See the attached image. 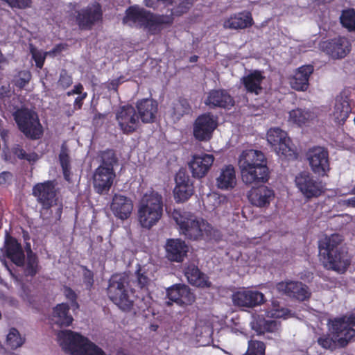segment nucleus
Here are the masks:
<instances>
[{
    "label": "nucleus",
    "instance_id": "nucleus-4",
    "mask_svg": "<svg viewBox=\"0 0 355 355\" xmlns=\"http://www.w3.org/2000/svg\"><path fill=\"white\" fill-rule=\"evenodd\" d=\"M57 338L64 352L70 355H105L101 348L78 332L61 330Z\"/></svg>",
    "mask_w": 355,
    "mask_h": 355
},
{
    "label": "nucleus",
    "instance_id": "nucleus-34",
    "mask_svg": "<svg viewBox=\"0 0 355 355\" xmlns=\"http://www.w3.org/2000/svg\"><path fill=\"white\" fill-rule=\"evenodd\" d=\"M101 10L98 4H93L81 10L77 16V21L82 28H90L101 18Z\"/></svg>",
    "mask_w": 355,
    "mask_h": 355
},
{
    "label": "nucleus",
    "instance_id": "nucleus-13",
    "mask_svg": "<svg viewBox=\"0 0 355 355\" xmlns=\"http://www.w3.org/2000/svg\"><path fill=\"white\" fill-rule=\"evenodd\" d=\"M266 319L263 315H259L254 312L252 315V320L250 322L252 329L257 332L258 335L263 334L265 332H275L277 330L278 323L276 320H272V318H288L291 312H266Z\"/></svg>",
    "mask_w": 355,
    "mask_h": 355
},
{
    "label": "nucleus",
    "instance_id": "nucleus-12",
    "mask_svg": "<svg viewBox=\"0 0 355 355\" xmlns=\"http://www.w3.org/2000/svg\"><path fill=\"white\" fill-rule=\"evenodd\" d=\"M33 195L37 198L38 202L44 209L55 207L58 216L60 215L62 206L58 202L55 186L53 182L48 181L37 184L33 190Z\"/></svg>",
    "mask_w": 355,
    "mask_h": 355
},
{
    "label": "nucleus",
    "instance_id": "nucleus-37",
    "mask_svg": "<svg viewBox=\"0 0 355 355\" xmlns=\"http://www.w3.org/2000/svg\"><path fill=\"white\" fill-rule=\"evenodd\" d=\"M265 77L260 71H252L241 79L246 90L248 92L259 94L261 89V83Z\"/></svg>",
    "mask_w": 355,
    "mask_h": 355
},
{
    "label": "nucleus",
    "instance_id": "nucleus-14",
    "mask_svg": "<svg viewBox=\"0 0 355 355\" xmlns=\"http://www.w3.org/2000/svg\"><path fill=\"white\" fill-rule=\"evenodd\" d=\"M218 125L216 118L210 114L199 116L193 126V135L200 141H207L212 137L213 132Z\"/></svg>",
    "mask_w": 355,
    "mask_h": 355
},
{
    "label": "nucleus",
    "instance_id": "nucleus-20",
    "mask_svg": "<svg viewBox=\"0 0 355 355\" xmlns=\"http://www.w3.org/2000/svg\"><path fill=\"white\" fill-rule=\"evenodd\" d=\"M277 291L283 295L299 301H304L311 297L308 286L300 282L284 281L277 284Z\"/></svg>",
    "mask_w": 355,
    "mask_h": 355
},
{
    "label": "nucleus",
    "instance_id": "nucleus-31",
    "mask_svg": "<svg viewBox=\"0 0 355 355\" xmlns=\"http://www.w3.org/2000/svg\"><path fill=\"white\" fill-rule=\"evenodd\" d=\"M193 3L192 0H146L148 7L158 8L161 5L171 6V15H180L186 12Z\"/></svg>",
    "mask_w": 355,
    "mask_h": 355
},
{
    "label": "nucleus",
    "instance_id": "nucleus-21",
    "mask_svg": "<svg viewBox=\"0 0 355 355\" xmlns=\"http://www.w3.org/2000/svg\"><path fill=\"white\" fill-rule=\"evenodd\" d=\"M215 157L211 154L200 153L194 154L189 162V168L193 178H202L210 171Z\"/></svg>",
    "mask_w": 355,
    "mask_h": 355
},
{
    "label": "nucleus",
    "instance_id": "nucleus-17",
    "mask_svg": "<svg viewBox=\"0 0 355 355\" xmlns=\"http://www.w3.org/2000/svg\"><path fill=\"white\" fill-rule=\"evenodd\" d=\"M350 95V91L349 89H345L335 98L334 108L331 113V118L336 124H343L348 119L352 112Z\"/></svg>",
    "mask_w": 355,
    "mask_h": 355
},
{
    "label": "nucleus",
    "instance_id": "nucleus-47",
    "mask_svg": "<svg viewBox=\"0 0 355 355\" xmlns=\"http://www.w3.org/2000/svg\"><path fill=\"white\" fill-rule=\"evenodd\" d=\"M37 269V262L35 254L31 250L27 252V261L25 271L27 275H33L36 273Z\"/></svg>",
    "mask_w": 355,
    "mask_h": 355
},
{
    "label": "nucleus",
    "instance_id": "nucleus-61",
    "mask_svg": "<svg viewBox=\"0 0 355 355\" xmlns=\"http://www.w3.org/2000/svg\"><path fill=\"white\" fill-rule=\"evenodd\" d=\"M272 304L273 307H274V310L273 311H284L283 309H281L280 310L278 309V308L279 306V302L277 300H272Z\"/></svg>",
    "mask_w": 355,
    "mask_h": 355
},
{
    "label": "nucleus",
    "instance_id": "nucleus-48",
    "mask_svg": "<svg viewBox=\"0 0 355 355\" xmlns=\"http://www.w3.org/2000/svg\"><path fill=\"white\" fill-rule=\"evenodd\" d=\"M318 344L324 349L334 350L336 349L337 341L329 335H323L318 338Z\"/></svg>",
    "mask_w": 355,
    "mask_h": 355
},
{
    "label": "nucleus",
    "instance_id": "nucleus-15",
    "mask_svg": "<svg viewBox=\"0 0 355 355\" xmlns=\"http://www.w3.org/2000/svg\"><path fill=\"white\" fill-rule=\"evenodd\" d=\"M297 188L306 198L319 196L323 192V187L308 172L297 174L295 179Z\"/></svg>",
    "mask_w": 355,
    "mask_h": 355
},
{
    "label": "nucleus",
    "instance_id": "nucleus-19",
    "mask_svg": "<svg viewBox=\"0 0 355 355\" xmlns=\"http://www.w3.org/2000/svg\"><path fill=\"white\" fill-rule=\"evenodd\" d=\"M116 119L124 133L135 131L140 125L139 118L132 106L121 107L116 114Z\"/></svg>",
    "mask_w": 355,
    "mask_h": 355
},
{
    "label": "nucleus",
    "instance_id": "nucleus-2",
    "mask_svg": "<svg viewBox=\"0 0 355 355\" xmlns=\"http://www.w3.org/2000/svg\"><path fill=\"white\" fill-rule=\"evenodd\" d=\"M238 166L242 181L245 184L268 181L269 172L267 160L261 151L255 149L243 150L238 158Z\"/></svg>",
    "mask_w": 355,
    "mask_h": 355
},
{
    "label": "nucleus",
    "instance_id": "nucleus-27",
    "mask_svg": "<svg viewBox=\"0 0 355 355\" xmlns=\"http://www.w3.org/2000/svg\"><path fill=\"white\" fill-rule=\"evenodd\" d=\"M237 184V178L235 168L231 165L223 166L216 178V186L223 191H230Z\"/></svg>",
    "mask_w": 355,
    "mask_h": 355
},
{
    "label": "nucleus",
    "instance_id": "nucleus-42",
    "mask_svg": "<svg viewBox=\"0 0 355 355\" xmlns=\"http://www.w3.org/2000/svg\"><path fill=\"white\" fill-rule=\"evenodd\" d=\"M25 341L15 328H11L6 338V345L11 349H15L21 347Z\"/></svg>",
    "mask_w": 355,
    "mask_h": 355
},
{
    "label": "nucleus",
    "instance_id": "nucleus-5",
    "mask_svg": "<svg viewBox=\"0 0 355 355\" xmlns=\"http://www.w3.org/2000/svg\"><path fill=\"white\" fill-rule=\"evenodd\" d=\"M163 201L157 191L149 189L141 196L137 207L138 222L143 228L150 229L162 218Z\"/></svg>",
    "mask_w": 355,
    "mask_h": 355
},
{
    "label": "nucleus",
    "instance_id": "nucleus-9",
    "mask_svg": "<svg viewBox=\"0 0 355 355\" xmlns=\"http://www.w3.org/2000/svg\"><path fill=\"white\" fill-rule=\"evenodd\" d=\"M266 139L280 157L288 159L296 158L295 147L288 133L284 130L277 127L270 128L266 133Z\"/></svg>",
    "mask_w": 355,
    "mask_h": 355
},
{
    "label": "nucleus",
    "instance_id": "nucleus-57",
    "mask_svg": "<svg viewBox=\"0 0 355 355\" xmlns=\"http://www.w3.org/2000/svg\"><path fill=\"white\" fill-rule=\"evenodd\" d=\"M64 49V45L59 44L57 45L52 51H49L50 55L55 56L58 53L61 52Z\"/></svg>",
    "mask_w": 355,
    "mask_h": 355
},
{
    "label": "nucleus",
    "instance_id": "nucleus-43",
    "mask_svg": "<svg viewBox=\"0 0 355 355\" xmlns=\"http://www.w3.org/2000/svg\"><path fill=\"white\" fill-rule=\"evenodd\" d=\"M65 295L69 300V303H62L56 306L55 311H75L79 308L76 301V294L71 289H66Z\"/></svg>",
    "mask_w": 355,
    "mask_h": 355
},
{
    "label": "nucleus",
    "instance_id": "nucleus-35",
    "mask_svg": "<svg viewBox=\"0 0 355 355\" xmlns=\"http://www.w3.org/2000/svg\"><path fill=\"white\" fill-rule=\"evenodd\" d=\"M157 103L152 99H144L139 101L137 108L143 123H151L155 119L157 112Z\"/></svg>",
    "mask_w": 355,
    "mask_h": 355
},
{
    "label": "nucleus",
    "instance_id": "nucleus-51",
    "mask_svg": "<svg viewBox=\"0 0 355 355\" xmlns=\"http://www.w3.org/2000/svg\"><path fill=\"white\" fill-rule=\"evenodd\" d=\"M31 73L27 71H23L19 73L17 78L15 79V84L19 87H24L31 80Z\"/></svg>",
    "mask_w": 355,
    "mask_h": 355
},
{
    "label": "nucleus",
    "instance_id": "nucleus-7",
    "mask_svg": "<svg viewBox=\"0 0 355 355\" xmlns=\"http://www.w3.org/2000/svg\"><path fill=\"white\" fill-rule=\"evenodd\" d=\"M329 331L338 345L344 347L355 338V314L329 320Z\"/></svg>",
    "mask_w": 355,
    "mask_h": 355
},
{
    "label": "nucleus",
    "instance_id": "nucleus-56",
    "mask_svg": "<svg viewBox=\"0 0 355 355\" xmlns=\"http://www.w3.org/2000/svg\"><path fill=\"white\" fill-rule=\"evenodd\" d=\"M87 94L86 92H84L79 96H78L74 102L75 107H77L78 109H80L83 104V101L87 97Z\"/></svg>",
    "mask_w": 355,
    "mask_h": 355
},
{
    "label": "nucleus",
    "instance_id": "nucleus-39",
    "mask_svg": "<svg viewBox=\"0 0 355 355\" xmlns=\"http://www.w3.org/2000/svg\"><path fill=\"white\" fill-rule=\"evenodd\" d=\"M69 312H52L49 319V323L52 328L56 326L58 328L69 327L71 324L73 318Z\"/></svg>",
    "mask_w": 355,
    "mask_h": 355
},
{
    "label": "nucleus",
    "instance_id": "nucleus-24",
    "mask_svg": "<svg viewBox=\"0 0 355 355\" xmlns=\"http://www.w3.org/2000/svg\"><path fill=\"white\" fill-rule=\"evenodd\" d=\"M174 198L178 202L187 201L193 193V183L184 171H180L175 177Z\"/></svg>",
    "mask_w": 355,
    "mask_h": 355
},
{
    "label": "nucleus",
    "instance_id": "nucleus-1",
    "mask_svg": "<svg viewBox=\"0 0 355 355\" xmlns=\"http://www.w3.org/2000/svg\"><path fill=\"white\" fill-rule=\"evenodd\" d=\"M172 218L175 221L180 234L191 241H218L222 235L206 220L190 212L174 210Z\"/></svg>",
    "mask_w": 355,
    "mask_h": 355
},
{
    "label": "nucleus",
    "instance_id": "nucleus-30",
    "mask_svg": "<svg viewBox=\"0 0 355 355\" xmlns=\"http://www.w3.org/2000/svg\"><path fill=\"white\" fill-rule=\"evenodd\" d=\"M321 48L333 58H344L349 51V43L345 37H338L330 42H323Z\"/></svg>",
    "mask_w": 355,
    "mask_h": 355
},
{
    "label": "nucleus",
    "instance_id": "nucleus-33",
    "mask_svg": "<svg viewBox=\"0 0 355 355\" xmlns=\"http://www.w3.org/2000/svg\"><path fill=\"white\" fill-rule=\"evenodd\" d=\"M313 71L311 65L299 67L289 78L291 87L297 91H306L309 87V79Z\"/></svg>",
    "mask_w": 355,
    "mask_h": 355
},
{
    "label": "nucleus",
    "instance_id": "nucleus-50",
    "mask_svg": "<svg viewBox=\"0 0 355 355\" xmlns=\"http://www.w3.org/2000/svg\"><path fill=\"white\" fill-rule=\"evenodd\" d=\"M60 162L65 179L69 180V159L67 151L64 149L62 150L60 154Z\"/></svg>",
    "mask_w": 355,
    "mask_h": 355
},
{
    "label": "nucleus",
    "instance_id": "nucleus-28",
    "mask_svg": "<svg viewBox=\"0 0 355 355\" xmlns=\"http://www.w3.org/2000/svg\"><path fill=\"white\" fill-rule=\"evenodd\" d=\"M166 257L171 261L182 262L188 252V246L180 239H170L165 245Z\"/></svg>",
    "mask_w": 355,
    "mask_h": 355
},
{
    "label": "nucleus",
    "instance_id": "nucleus-64",
    "mask_svg": "<svg viewBox=\"0 0 355 355\" xmlns=\"http://www.w3.org/2000/svg\"><path fill=\"white\" fill-rule=\"evenodd\" d=\"M207 327L208 328L209 331H211L213 329V322H208V324H207Z\"/></svg>",
    "mask_w": 355,
    "mask_h": 355
},
{
    "label": "nucleus",
    "instance_id": "nucleus-10",
    "mask_svg": "<svg viewBox=\"0 0 355 355\" xmlns=\"http://www.w3.org/2000/svg\"><path fill=\"white\" fill-rule=\"evenodd\" d=\"M108 294L111 300L119 309H128L132 304L128 288V277L125 274H116L112 276L108 286Z\"/></svg>",
    "mask_w": 355,
    "mask_h": 355
},
{
    "label": "nucleus",
    "instance_id": "nucleus-36",
    "mask_svg": "<svg viewBox=\"0 0 355 355\" xmlns=\"http://www.w3.org/2000/svg\"><path fill=\"white\" fill-rule=\"evenodd\" d=\"M185 276L188 282L194 286L202 288H209L212 286L209 277L195 266H189L187 268Z\"/></svg>",
    "mask_w": 355,
    "mask_h": 355
},
{
    "label": "nucleus",
    "instance_id": "nucleus-25",
    "mask_svg": "<svg viewBox=\"0 0 355 355\" xmlns=\"http://www.w3.org/2000/svg\"><path fill=\"white\" fill-rule=\"evenodd\" d=\"M0 260L6 266V257L9 258L17 266H22L24 262V254L20 244L13 238L7 236L5 241L4 250H2Z\"/></svg>",
    "mask_w": 355,
    "mask_h": 355
},
{
    "label": "nucleus",
    "instance_id": "nucleus-58",
    "mask_svg": "<svg viewBox=\"0 0 355 355\" xmlns=\"http://www.w3.org/2000/svg\"><path fill=\"white\" fill-rule=\"evenodd\" d=\"M11 177H12V175L10 173L3 172V173H1L0 183L1 184V183L6 182L7 180H10Z\"/></svg>",
    "mask_w": 355,
    "mask_h": 355
},
{
    "label": "nucleus",
    "instance_id": "nucleus-63",
    "mask_svg": "<svg viewBox=\"0 0 355 355\" xmlns=\"http://www.w3.org/2000/svg\"><path fill=\"white\" fill-rule=\"evenodd\" d=\"M0 135L3 139H6V137L7 136V132L6 130H0Z\"/></svg>",
    "mask_w": 355,
    "mask_h": 355
},
{
    "label": "nucleus",
    "instance_id": "nucleus-46",
    "mask_svg": "<svg viewBox=\"0 0 355 355\" xmlns=\"http://www.w3.org/2000/svg\"><path fill=\"white\" fill-rule=\"evenodd\" d=\"M207 203L211 209H215L227 203V198L223 194L212 193L207 196Z\"/></svg>",
    "mask_w": 355,
    "mask_h": 355
},
{
    "label": "nucleus",
    "instance_id": "nucleus-40",
    "mask_svg": "<svg viewBox=\"0 0 355 355\" xmlns=\"http://www.w3.org/2000/svg\"><path fill=\"white\" fill-rule=\"evenodd\" d=\"M189 111L190 107L187 101L180 100L173 103L168 113L172 119L175 121L179 120L184 114L189 113Z\"/></svg>",
    "mask_w": 355,
    "mask_h": 355
},
{
    "label": "nucleus",
    "instance_id": "nucleus-45",
    "mask_svg": "<svg viewBox=\"0 0 355 355\" xmlns=\"http://www.w3.org/2000/svg\"><path fill=\"white\" fill-rule=\"evenodd\" d=\"M340 21L349 31H355V12L354 10H344L340 16Z\"/></svg>",
    "mask_w": 355,
    "mask_h": 355
},
{
    "label": "nucleus",
    "instance_id": "nucleus-18",
    "mask_svg": "<svg viewBox=\"0 0 355 355\" xmlns=\"http://www.w3.org/2000/svg\"><path fill=\"white\" fill-rule=\"evenodd\" d=\"M307 159L313 172L324 176L329 171L328 152L322 147H314L307 153Z\"/></svg>",
    "mask_w": 355,
    "mask_h": 355
},
{
    "label": "nucleus",
    "instance_id": "nucleus-6",
    "mask_svg": "<svg viewBox=\"0 0 355 355\" xmlns=\"http://www.w3.org/2000/svg\"><path fill=\"white\" fill-rule=\"evenodd\" d=\"M123 24L144 28L152 34L159 33L166 25L173 21L171 15H154L138 7H131L126 10Z\"/></svg>",
    "mask_w": 355,
    "mask_h": 355
},
{
    "label": "nucleus",
    "instance_id": "nucleus-32",
    "mask_svg": "<svg viewBox=\"0 0 355 355\" xmlns=\"http://www.w3.org/2000/svg\"><path fill=\"white\" fill-rule=\"evenodd\" d=\"M254 20L251 12L243 11L231 15L223 21V27L227 29L241 30L252 26Z\"/></svg>",
    "mask_w": 355,
    "mask_h": 355
},
{
    "label": "nucleus",
    "instance_id": "nucleus-8",
    "mask_svg": "<svg viewBox=\"0 0 355 355\" xmlns=\"http://www.w3.org/2000/svg\"><path fill=\"white\" fill-rule=\"evenodd\" d=\"M102 159L103 164L96 169L93 175L94 187L98 193L109 191L115 178L113 164L116 159L114 153L112 151L105 152Z\"/></svg>",
    "mask_w": 355,
    "mask_h": 355
},
{
    "label": "nucleus",
    "instance_id": "nucleus-11",
    "mask_svg": "<svg viewBox=\"0 0 355 355\" xmlns=\"http://www.w3.org/2000/svg\"><path fill=\"white\" fill-rule=\"evenodd\" d=\"M15 119L19 130L27 137L38 139L42 135V127L37 114L33 110L21 109L15 114Z\"/></svg>",
    "mask_w": 355,
    "mask_h": 355
},
{
    "label": "nucleus",
    "instance_id": "nucleus-60",
    "mask_svg": "<svg viewBox=\"0 0 355 355\" xmlns=\"http://www.w3.org/2000/svg\"><path fill=\"white\" fill-rule=\"evenodd\" d=\"M345 202L349 207H355V197L347 199Z\"/></svg>",
    "mask_w": 355,
    "mask_h": 355
},
{
    "label": "nucleus",
    "instance_id": "nucleus-62",
    "mask_svg": "<svg viewBox=\"0 0 355 355\" xmlns=\"http://www.w3.org/2000/svg\"><path fill=\"white\" fill-rule=\"evenodd\" d=\"M157 329H158V325L157 324H152L150 326V329L151 331H157Z\"/></svg>",
    "mask_w": 355,
    "mask_h": 355
},
{
    "label": "nucleus",
    "instance_id": "nucleus-59",
    "mask_svg": "<svg viewBox=\"0 0 355 355\" xmlns=\"http://www.w3.org/2000/svg\"><path fill=\"white\" fill-rule=\"evenodd\" d=\"M71 78L68 76H62L60 79V83L62 85H69L71 83Z\"/></svg>",
    "mask_w": 355,
    "mask_h": 355
},
{
    "label": "nucleus",
    "instance_id": "nucleus-38",
    "mask_svg": "<svg viewBox=\"0 0 355 355\" xmlns=\"http://www.w3.org/2000/svg\"><path fill=\"white\" fill-rule=\"evenodd\" d=\"M205 103L211 107H227L233 105V100L225 90H213L209 93Z\"/></svg>",
    "mask_w": 355,
    "mask_h": 355
},
{
    "label": "nucleus",
    "instance_id": "nucleus-23",
    "mask_svg": "<svg viewBox=\"0 0 355 355\" xmlns=\"http://www.w3.org/2000/svg\"><path fill=\"white\" fill-rule=\"evenodd\" d=\"M166 292L170 300L182 306L191 305L196 300L191 288L185 284H175L169 287Z\"/></svg>",
    "mask_w": 355,
    "mask_h": 355
},
{
    "label": "nucleus",
    "instance_id": "nucleus-29",
    "mask_svg": "<svg viewBox=\"0 0 355 355\" xmlns=\"http://www.w3.org/2000/svg\"><path fill=\"white\" fill-rule=\"evenodd\" d=\"M250 202L258 207H268L275 198V192L266 186L252 188L248 195Z\"/></svg>",
    "mask_w": 355,
    "mask_h": 355
},
{
    "label": "nucleus",
    "instance_id": "nucleus-41",
    "mask_svg": "<svg viewBox=\"0 0 355 355\" xmlns=\"http://www.w3.org/2000/svg\"><path fill=\"white\" fill-rule=\"evenodd\" d=\"M219 324L221 326H225L234 330L241 329V319L236 312H227L225 315H223Z\"/></svg>",
    "mask_w": 355,
    "mask_h": 355
},
{
    "label": "nucleus",
    "instance_id": "nucleus-49",
    "mask_svg": "<svg viewBox=\"0 0 355 355\" xmlns=\"http://www.w3.org/2000/svg\"><path fill=\"white\" fill-rule=\"evenodd\" d=\"M31 53L35 62L36 66L41 69L44 65L46 56L49 55V52H43L31 46Z\"/></svg>",
    "mask_w": 355,
    "mask_h": 355
},
{
    "label": "nucleus",
    "instance_id": "nucleus-52",
    "mask_svg": "<svg viewBox=\"0 0 355 355\" xmlns=\"http://www.w3.org/2000/svg\"><path fill=\"white\" fill-rule=\"evenodd\" d=\"M149 274L146 275L145 270H138V284L141 288L147 286L150 282Z\"/></svg>",
    "mask_w": 355,
    "mask_h": 355
},
{
    "label": "nucleus",
    "instance_id": "nucleus-54",
    "mask_svg": "<svg viewBox=\"0 0 355 355\" xmlns=\"http://www.w3.org/2000/svg\"><path fill=\"white\" fill-rule=\"evenodd\" d=\"M122 83L120 78L112 80L106 83V87L109 90L116 91L118 86Z\"/></svg>",
    "mask_w": 355,
    "mask_h": 355
},
{
    "label": "nucleus",
    "instance_id": "nucleus-55",
    "mask_svg": "<svg viewBox=\"0 0 355 355\" xmlns=\"http://www.w3.org/2000/svg\"><path fill=\"white\" fill-rule=\"evenodd\" d=\"M83 85L80 84H78L74 86L73 89L71 91L67 92V95L68 96H71L73 94L81 95L82 94H83Z\"/></svg>",
    "mask_w": 355,
    "mask_h": 355
},
{
    "label": "nucleus",
    "instance_id": "nucleus-53",
    "mask_svg": "<svg viewBox=\"0 0 355 355\" xmlns=\"http://www.w3.org/2000/svg\"><path fill=\"white\" fill-rule=\"evenodd\" d=\"M14 154L20 159H26L28 160H31V155H26L25 152L23 149L19 147H16L13 149Z\"/></svg>",
    "mask_w": 355,
    "mask_h": 355
},
{
    "label": "nucleus",
    "instance_id": "nucleus-3",
    "mask_svg": "<svg viewBox=\"0 0 355 355\" xmlns=\"http://www.w3.org/2000/svg\"><path fill=\"white\" fill-rule=\"evenodd\" d=\"M342 236L334 234L324 236L319 242L320 259L327 270L343 273L350 264L348 254L339 248Z\"/></svg>",
    "mask_w": 355,
    "mask_h": 355
},
{
    "label": "nucleus",
    "instance_id": "nucleus-16",
    "mask_svg": "<svg viewBox=\"0 0 355 355\" xmlns=\"http://www.w3.org/2000/svg\"><path fill=\"white\" fill-rule=\"evenodd\" d=\"M235 305L243 307L253 308L265 303L264 295L249 288H242L234 292L232 296Z\"/></svg>",
    "mask_w": 355,
    "mask_h": 355
},
{
    "label": "nucleus",
    "instance_id": "nucleus-22",
    "mask_svg": "<svg viewBox=\"0 0 355 355\" xmlns=\"http://www.w3.org/2000/svg\"><path fill=\"white\" fill-rule=\"evenodd\" d=\"M133 209L134 203L130 198L119 193L114 195L110 209L115 217L122 220H126L131 216Z\"/></svg>",
    "mask_w": 355,
    "mask_h": 355
},
{
    "label": "nucleus",
    "instance_id": "nucleus-44",
    "mask_svg": "<svg viewBox=\"0 0 355 355\" xmlns=\"http://www.w3.org/2000/svg\"><path fill=\"white\" fill-rule=\"evenodd\" d=\"M266 345L262 341L250 340L248 342V347L243 355H265Z\"/></svg>",
    "mask_w": 355,
    "mask_h": 355
},
{
    "label": "nucleus",
    "instance_id": "nucleus-26",
    "mask_svg": "<svg viewBox=\"0 0 355 355\" xmlns=\"http://www.w3.org/2000/svg\"><path fill=\"white\" fill-rule=\"evenodd\" d=\"M318 116V110L312 109H293L288 112V121L298 127L309 125Z\"/></svg>",
    "mask_w": 355,
    "mask_h": 355
}]
</instances>
